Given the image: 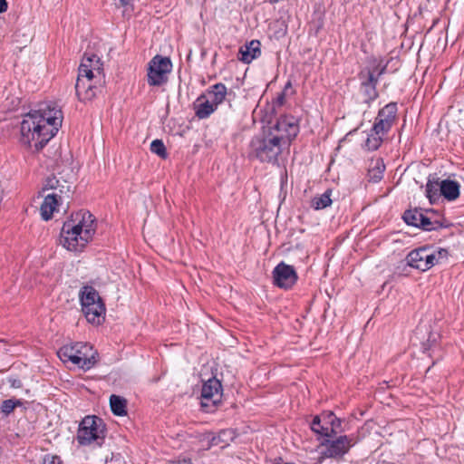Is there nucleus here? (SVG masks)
<instances>
[{"mask_svg": "<svg viewBox=\"0 0 464 464\" xmlns=\"http://www.w3.org/2000/svg\"><path fill=\"white\" fill-rule=\"evenodd\" d=\"M442 227V224L438 219H433L432 218L428 217L424 213L421 216L420 223H419V228H421L425 231L436 230Z\"/></svg>", "mask_w": 464, "mask_h": 464, "instance_id": "393cba45", "label": "nucleus"}, {"mask_svg": "<svg viewBox=\"0 0 464 464\" xmlns=\"http://www.w3.org/2000/svg\"><path fill=\"white\" fill-rule=\"evenodd\" d=\"M231 432L229 430H222L218 436H214L211 432H205V440H208L209 441V447L219 446L224 448L228 444Z\"/></svg>", "mask_w": 464, "mask_h": 464, "instance_id": "412c9836", "label": "nucleus"}, {"mask_svg": "<svg viewBox=\"0 0 464 464\" xmlns=\"http://www.w3.org/2000/svg\"><path fill=\"white\" fill-rule=\"evenodd\" d=\"M384 170L385 165L382 159L372 161L367 174L369 181L379 182L383 177Z\"/></svg>", "mask_w": 464, "mask_h": 464, "instance_id": "6ab92c4d", "label": "nucleus"}, {"mask_svg": "<svg viewBox=\"0 0 464 464\" xmlns=\"http://www.w3.org/2000/svg\"><path fill=\"white\" fill-rule=\"evenodd\" d=\"M150 151L161 159H167L168 153L166 147L161 140H154L150 143Z\"/></svg>", "mask_w": 464, "mask_h": 464, "instance_id": "cd10ccee", "label": "nucleus"}, {"mask_svg": "<svg viewBox=\"0 0 464 464\" xmlns=\"http://www.w3.org/2000/svg\"><path fill=\"white\" fill-rule=\"evenodd\" d=\"M386 70H387V65H383L382 66L377 74H375V77H378V79L380 78V76H382V74H384L386 72Z\"/></svg>", "mask_w": 464, "mask_h": 464, "instance_id": "de8ad7c7", "label": "nucleus"}, {"mask_svg": "<svg viewBox=\"0 0 464 464\" xmlns=\"http://www.w3.org/2000/svg\"><path fill=\"white\" fill-rule=\"evenodd\" d=\"M114 5L117 7H123L129 5V0H114Z\"/></svg>", "mask_w": 464, "mask_h": 464, "instance_id": "49530a36", "label": "nucleus"}, {"mask_svg": "<svg viewBox=\"0 0 464 464\" xmlns=\"http://www.w3.org/2000/svg\"><path fill=\"white\" fill-rule=\"evenodd\" d=\"M110 406L112 413L116 416L127 414V400L121 396L111 394L110 396Z\"/></svg>", "mask_w": 464, "mask_h": 464, "instance_id": "aec40b11", "label": "nucleus"}, {"mask_svg": "<svg viewBox=\"0 0 464 464\" xmlns=\"http://www.w3.org/2000/svg\"><path fill=\"white\" fill-rule=\"evenodd\" d=\"M70 185H67L64 181V184L60 183V187L57 188L56 192L62 197L63 194L70 192Z\"/></svg>", "mask_w": 464, "mask_h": 464, "instance_id": "79ce46f5", "label": "nucleus"}, {"mask_svg": "<svg viewBox=\"0 0 464 464\" xmlns=\"http://www.w3.org/2000/svg\"><path fill=\"white\" fill-rule=\"evenodd\" d=\"M358 77L361 81L360 92L363 96V102L370 105L379 96L376 89L378 77H375L374 72L370 69L361 71Z\"/></svg>", "mask_w": 464, "mask_h": 464, "instance_id": "f8f14e48", "label": "nucleus"}, {"mask_svg": "<svg viewBox=\"0 0 464 464\" xmlns=\"http://www.w3.org/2000/svg\"><path fill=\"white\" fill-rule=\"evenodd\" d=\"M434 261L449 258V251L445 248H433Z\"/></svg>", "mask_w": 464, "mask_h": 464, "instance_id": "c9c22d12", "label": "nucleus"}, {"mask_svg": "<svg viewBox=\"0 0 464 464\" xmlns=\"http://www.w3.org/2000/svg\"><path fill=\"white\" fill-rule=\"evenodd\" d=\"M106 428L103 420L94 415L84 417L79 424L77 441L80 445L87 446L96 443L101 446L104 440Z\"/></svg>", "mask_w": 464, "mask_h": 464, "instance_id": "423d86ee", "label": "nucleus"}, {"mask_svg": "<svg viewBox=\"0 0 464 464\" xmlns=\"http://www.w3.org/2000/svg\"><path fill=\"white\" fill-rule=\"evenodd\" d=\"M63 119L61 109L53 102L29 111L21 121L20 142L39 151L56 135Z\"/></svg>", "mask_w": 464, "mask_h": 464, "instance_id": "f257e3e1", "label": "nucleus"}, {"mask_svg": "<svg viewBox=\"0 0 464 464\" xmlns=\"http://www.w3.org/2000/svg\"><path fill=\"white\" fill-rule=\"evenodd\" d=\"M413 267H414V263H399V265L393 268L394 276H410Z\"/></svg>", "mask_w": 464, "mask_h": 464, "instance_id": "7c9ffc66", "label": "nucleus"}, {"mask_svg": "<svg viewBox=\"0 0 464 464\" xmlns=\"http://www.w3.org/2000/svg\"><path fill=\"white\" fill-rule=\"evenodd\" d=\"M200 54L203 56V49L200 50Z\"/></svg>", "mask_w": 464, "mask_h": 464, "instance_id": "3c124183", "label": "nucleus"}, {"mask_svg": "<svg viewBox=\"0 0 464 464\" xmlns=\"http://www.w3.org/2000/svg\"><path fill=\"white\" fill-rule=\"evenodd\" d=\"M320 417L322 418V420L325 426H329L332 421H334V420L337 419V417L332 411L325 412Z\"/></svg>", "mask_w": 464, "mask_h": 464, "instance_id": "4c0bfd02", "label": "nucleus"}, {"mask_svg": "<svg viewBox=\"0 0 464 464\" xmlns=\"http://www.w3.org/2000/svg\"><path fill=\"white\" fill-rule=\"evenodd\" d=\"M260 54V42L257 40H252L250 43L240 47L237 59L245 63H250Z\"/></svg>", "mask_w": 464, "mask_h": 464, "instance_id": "f3484780", "label": "nucleus"}, {"mask_svg": "<svg viewBox=\"0 0 464 464\" xmlns=\"http://www.w3.org/2000/svg\"><path fill=\"white\" fill-rule=\"evenodd\" d=\"M10 386L12 388H21L22 387V382L19 379L16 378H9L8 380Z\"/></svg>", "mask_w": 464, "mask_h": 464, "instance_id": "37998d69", "label": "nucleus"}, {"mask_svg": "<svg viewBox=\"0 0 464 464\" xmlns=\"http://www.w3.org/2000/svg\"><path fill=\"white\" fill-rule=\"evenodd\" d=\"M274 285L288 290L297 282L298 276L294 266L285 263H278L272 272Z\"/></svg>", "mask_w": 464, "mask_h": 464, "instance_id": "9d476101", "label": "nucleus"}, {"mask_svg": "<svg viewBox=\"0 0 464 464\" xmlns=\"http://www.w3.org/2000/svg\"><path fill=\"white\" fill-rule=\"evenodd\" d=\"M392 126L393 123L385 121L382 119L376 117L371 132L385 135L391 130Z\"/></svg>", "mask_w": 464, "mask_h": 464, "instance_id": "a878e982", "label": "nucleus"}, {"mask_svg": "<svg viewBox=\"0 0 464 464\" xmlns=\"http://www.w3.org/2000/svg\"><path fill=\"white\" fill-rule=\"evenodd\" d=\"M331 195L332 190L327 189L322 195L314 197L311 201V207L315 210L329 207L332 204Z\"/></svg>", "mask_w": 464, "mask_h": 464, "instance_id": "5701e85b", "label": "nucleus"}, {"mask_svg": "<svg viewBox=\"0 0 464 464\" xmlns=\"http://www.w3.org/2000/svg\"><path fill=\"white\" fill-rule=\"evenodd\" d=\"M327 430L326 438L334 437L337 433L342 432V420L339 418L335 419L334 421H332L329 426H327Z\"/></svg>", "mask_w": 464, "mask_h": 464, "instance_id": "2f4dec72", "label": "nucleus"}, {"mask_svg": "<svg viewBox=\"0 0 464 464\" xmlns=\"http://www.w3.org/2000/svg\"><path fill=\"white\" fill-rule=\"evenodd\" d=\"M22 405V402L19 401V400H13V399H9V400H5L2 402L1 404V411L5 414V415H9L10 413H12L14 409L18 406H21Z\"/></svg>", "mask_w": 464, "mask_h": 464, "instance_id": "c756f323", "label": "nucleus"}, {"mask_svg": "<svg viewBox=\"0 0 464 464\" xmlns=\"http://www.w3.org/2000/svg\"><path fill=\"white\" fill-rule=\"evenodd\" d=\"M223 387L216 376L205 380V412H213L221 403Z\"/></svg>", "mask_w": 464, "mask_h": 464, "instance_id": "9b49d317", "label": "nucleus"}, {"mask_svg": "<svg viewBox=\"0 0 464 464\" xmlns=\"http://www.w3.org/2000/svg\"><path fill=\"white\" fill-rule=\"evenodd\" d=\"M59 187H60L59 179H57L56 177L52 176V177H48L45 179L44 190L52 189V190H53V192H56V190Z\"/></svg>", "mask_w": 464, "mask_h": 464, "instance_id": "72a5a7b5", "label": "nucleus"}, {"mask_svg": "<svg viewBox=\"0 0 464 464\" xmlns=\"http://www.w3.org/2000/svg\"><path fill=\"white\" fill-rule=\"evenodd\" d=\"M434 263H414L413 269H417L420 271H427L433 266Z\"/></svg>", "mask_w": 464, "mask_h": 464, "instance_id": "58836bf2", "label": "nucleus"}, {"mask_svg": "<svg viewBox=\"0 0 464 464\" xmlns=\"http://www.w3.org/2000/svg\"><path fill=\"white\" fill-rule=\"evenodd\" d=\"M172 63L169 58L156 55L149 63L148 83L150 86H161L168 82V75L171 72Z\"/></svg>", "mask_w": 464, "mask_h": 464, "instance_id": "1a4fd4ad", "label": "nucleus"}, {"mask_svg": "<svg viewBox=\"0 0 464 464\" xmlns=\"http://www.w3.org/2000/svg\"><path fill=\"white\" fill-rule=\"evenodd\" d=\"M429 246L416 248L407 255L405 261H422L421 256H420V254H425V252H429Z\"/></svg>", "mask_w": 464, "mask_h": 464, "instance_id": "473e14b6", "label": "nucleus"}, {"mask_svg": "<svg viewBox=\"0 0 464 464\" xmlns=\"http://www.w3.org/2000/svg\"><path fill=\"white\" fill-rule=\"evenodd\" d=\"M440 190L446 199L452 201L459 196V184L454 180L444 179L440 184Z\"/></svg>", "mask_w": 464, "mask_h": 464, "instance_id": "a211bd4d", "label": "nucleus"}, {"mask_svg": "<svg viewBox=\"0 0 464 464\" xmlns=\"http://www.w3.org/2000/svg\"><path fill=\"white\" fill-rule=\"evenodd\" d=\"M102 73L100 59L97 55L84 56L78 70V77L95 80Z\"/></svg>", "mask_w": 464, "mask_h": 464, "instance_id": "4468645a", "label": "nucleus"}, {"mask_svg": "<svg viewBox=\"0 0 464 464\" xmlns=\"http://www.w3.org/2000/svg\"><path fill=\"white\" fill-rule=\"evenodd\" d=\"M356 443L353 435H341L334 440H325L321 443L324 449L321 451L318 463L321 464L326 459H342Z\"/></svg>", "mask_w": 464, "mask_h": 464, "instance_id": "0eeeda50", "label": "nucleus"}, {"mask_svg": "<svg viewBox=\"0 0 464 464\" xmlns=\"http://www.w3.org/2000/svg\"><path fill=\"white\" fill-rule=\"evenodd\" d=\"M397 103L390 102L378 111L377 117L394 124L397 120Z\"/></svg>", "mask_w": 464, "mask_h": 464, "instance_id": "4be33fe9", "label": "nucleus"}, {"mask_svg": "<svg viewBox=\"0 0 464 464\" xmlns=\"http://www.w3.org/2000/svg\"><path fill=\"white\" fill-rule=\"evenodd\" d=\"M8 3L6 0H0V14L7 11Z\"/></svg>", "mask_w": 464, "mask_h": 464, "instance_id": "a18cd8bd", "label": "nucleus"}, {"mask_svg": "<svg viewBox=\"0 0 464 464\" xmlns=\"http://www.w3.org/2000/svg\"><path fill=\"white\" fill-rule=\"evenodd\" d=\"M279 0H272L271 2H278Z\"/></svg>", "mask_w": 464, "mask_h": 464, "instance_id": "603ef678", "label": "nucleus"}, {"mask_svg": "<svg viewBox=\"0 0 464 464\" xmlns=\"http://www.w3.org/2000/svg\"><path fill=\"white\" fill-rule=\"evenodd\" d=\"M79 299L86 320L94 325L102 324L106 308L98 291L91 285H83L79 292Z\"/></svg>", "mask_w": 464, "mask_h": 464, "instance_id": "39448f33", "label": "nucleus"}, {"mask_svg": "<svg viewBox=\"0 0 464 464\" xmlns=\"http://www.w3.org/2000/svg\"><path fill=\"white\" fill-rule=\"evenodd\" d=\"M101 91V86L96 85L95 80H89L78 77L75 84V92L81 102L92 101L97 92Z\"/></svg>", "mask_w": 464, "mask_h": 464, "instance_id": "2eb2a0df", "label": "nucleus"}, {"mask_svg": "<svg viewBox=\"0 0 464 464\" xmlns=\"http://www.w3.org/2000/svg\"><path fill=\"white\" fill-rule=\"evenodd\" d=\"M60 201L61 196L57 192H52L44 196L41 205V216L44 220L47 221L53 218Z\"/></svg>", "mask_w": 464, "mask_h": 464, "instance_id": "dca6fc26", "label": "nucleus"}, {"mask_svg": "<svg viewBox=\"0 0 464 464\" xmlns=\"http://www.w3.org/2000/svg\"><path fill=\"white\" fill-rule=\"evenodd\" d=\"M249 147V157L261 162L275 163L282 152L279 138L269 133L266 129L251 140Z\"/></svg>", "mask_w": 464, "mask_h": 464, "instance_id": "20e7f679", "label": "nucleus"}, {"mask_svg": "<svg viewBox=\"0 0 464 464\" xmlns=\"http://www.w3.org/2000/svg\"><path fill=\"white\" fill-rule=\"evenodd\" d=\"M291 87H292V83H291V82H288L285 84V90H284V92H285V91H286L288 88H291Z\"/></svg>", "mask_w": 464, "mask_h": 464, "instance_id": "8fccbe9b", "label": "nucleus"}, {"mask_svg": "<svg viewBox=\"0 0 464 464\" xmlns=\"http://www.w3.org/2000/svg\"><path fill=\"white\" fill-rule=\"evenodd\" d=\"M382 136V134L371 132L365 141V148L370 151L378 150L383 141Z\"/></svg>", "mask_w": 464, "mask_h": 464, "instance_id": "bb28decb", "label": "nucleus"}, {"mask_svg": "<svg viewBox=\"0 0 464 464\" xmlns=\"http://www.w3.org/2000/svg\"><path fill=\"white\" fill-rule=\"evenodd\" d=\"M96 231L95 218L87 210L72 214L61 231V243L69 251L81 252Z\"/></svg>", "mask_w": 464, "mask_h": 464, "instance_id": "f03ea898", "label": "nucleus"}, {"mask_svg": "<svg viewBox=\"0 0 464 464\" xmlns=\"http://www.w3.org/2000/svg\"><path fill=\"white\" fill-rule=\"evenodd\" d=\"M227 89L225 84L219 82L209 86L205 93V118L212 114L225 100Z\"/></svg>", "mask_w": 464, "mask_h": 464, "instance_id": "ddd939ff", "label": "nucleus"}, {"mask_svg": "<svg viewBox=\"0 0 464 464\" xmlns=\"http://www.w3.org/2000/svg\"><path fill=\"white\" fill-rule=\"evenodd\" d=\"M199 404L203 407V390L201 391L200 396H198Z\"/></svg>", "mask_w": 464, "mask_h": 464, "instance_id": "09e8293b", "label": "nucleus"}, {"mask_svg": "<svg viewBox=\"0 0 464 464\" xmlns=\"http://www.w3.org/2000/svg\"><path fill=\"white\" fill-rule=\"evenodd\" d=\"M422 214L423 212L421 209H408L403 213L402 218L406 224L419 227V223H420Z\"/></svg>", "mask_w": 464, "mask_h": 464, "instance_id": "b1692460", "label": "nucleus"}, {"mask_svg": "<svg viewBox=\"0 0 464 464\" xmlns=\"http://www.w3.org/2000/svg\"><path fill=\"white\" fill-rule=\"evenodd\" d=\"M269 133L279 138L282 144L290 143L299 132L298 120L292 115L281 116L273 126L265 128Z\"/></svg>", "mask_w": 464, "mask_h": 464, "instance_id": "6e6552de", "label": "nucleus"}, {"mask_svg": "<svg viewBox=\"0 0 464 464\" xmlns=\"http://www.w3.org/2000/svg\"><path fill=\"white\" fill-rule=\"evenodd\" d=\"M285 92H282L281 93L278 94V96L276 97V101H275V103L277 105V106H282L284 103H285Z\"/></svg>", "mask_w": 464, "mask_h": 464, "instance_id": "c03bdc74", "label": "nucleus"}, {"mask_svg": "<svg viewBox=\"0 0 464 464\" xmlns=\"http://www.w3.org/2000/svg\"><path fill=\"white\" fill-rule=\"evenodd\" d=\"M311 429L314 433L320 434L324 437H326L327 435V426L324 425L320 416H315L313 419V421L311 423Z\"/></svg>", "mask_w": 464, "mask_h": 464, "instance_id": "c85d7f7f", "label": "nucleus"}, {"mask_svg": "<svg viewBox=\"0 0 464 464\" xmlns=\"http://www.w3.org/2000/svg\"><path fill=\"white\" fill-rule=\"evenodd\" d=\"M44 464H63L58 456H51L44 459Z\"/></svg>", "mask_w": 464, "mask_h": 464, "instance_id": "a19ab883", "label": "nucleus"}, {"mask_svg": "<svg viewBox=\"0 0 464 464\" xmlns=\"http://www.w3.org/2000/svg\"><path fill=\"white\" fill-rule=\"evenodd\" d=\"M426 193H427V197L430 198V201H432L433 197L438 196L437 188H436L435 185L430 181H428V183L426 185Z\"/></svg>", "mask_w": 464, "mask_h": 464, "instance_id": "e433bc0d", "label": "nucleus"}, {"mask_svg": "<svg viewBox=\"0 0 464 464\" xmlns=\"http://www.w3.org/2000/svg\"><path fill=\"white\" fill-rule=\"evenodd\" d=\"M202 99H203V94L199 95L193 104L196 117H198V120L203 119V100Z\"/></svg>", "mask_w": 464, "mask_h": 464, "instance_id": "f704fd0d", "label": "nucleus"}, {"mask_svg": "<svg viewBox=\"0 0 464 464\" xmlns=\"http://www.w3.org/2000/svg\"><path fill=\"white\" fill-rule=\"evenodd\" d=\"M422 261H434V254L433 247L430 246L429 252H425V254H420Z\"/></svg>", "mask_w": 464, "mask_h": 464, "instance_id": "ea45409f", "label": "nucleus"}, {"mask_svg": "<svg viewBox=\"0 0 464 464\" xmlns=\"http://www.w3.org/2000/svg\"><path fill=\"white\" fill-rule=\"evenodd\" d=\"M63 362H72L84 371L92 369L98 362V353L87 343H74L63 345L57 352Z\"/></svg>", "mask_w": 464, "mask_h": 464, "instance_id": "7ed1b4c3", "label": "nucleus"}]
</instances>
